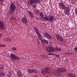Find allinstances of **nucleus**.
Returning a JSON list of instances; mask_svg holds the SVG:
<instances>
[{"label":"nucleus","mask_w":77,"mask_h":77,"mask_svg":"<svg viewBox=\"0 0 77 77\" xmlns=\"http://www.w3.org/2000/svg\"><path fill=\"white\" fill-rule=\"evenodd\" d=\"M66 71V69L63 67H60L58 68L56 72H54V74L56 76H61V72H64Z\"/></svg>","instance_id":"obj_1"},{"label":"nucleus","mask_w":77,"mask_h":77,"mask_svg":"<svg viewBox=\"0 0 77 77\" xmlns=\"http://www.w3.org/2000/svg\"><path fill=\"white\" fill-rule=\"evenodd\" d=\"M39 2V0H30L28 2V3L29 5H31L33 6L34 8H35L36 6V5H35V3H38Z\"/></svg>","instance_id":"obj_2"},{"label":"nucleus","mask_w":77,"mask_h":77,"mask_svg":"<svg viewBox=\"0 0 77 77\" xmlns=\"http://www.w3.org/2000/svg\"><path fill=\"white\" fill-rule=\"evenodd\" d=\"M54 19V17L53 16H45V17H43L42 20L44 21H48L49 22H53V20Z\"/></svg>","instance_id":"obj_3"},{"label":"nucleus","mask_w":77,"mask_h":77,"mask_svg":"<svg viewBox=\"0 0 77 77\" xmlns=\"http://www.w3.org/2000/svg\"><path fill=\"white\" fill-rule=\"evenodd\" d=\"M16 9V6L14 3H11L10 5V13L11 14H13L14 11Z\"/></svg>","instance_id":"obj_4"},{"label":"nucleus","mask_w":77,"mask_h":77,"mask_svg":"<svg viewBox=\"0 0 77 77\" xmlns=\"http://www.w3.org/2000/svg\"><path fill=\"white\" fill-rule=\"evenodd\" d=\"M61 8L63 9H66L65 11H64V14L67 15H68L69 14V13H70V9H69V8L68 7H66V6L64 5L61 7Z\"/></svg>","instance_id":"obj_5"},{"label":"nucleus","mask_w":77,"mask_h":77,"mask_svg":"<svg viewBox=\"0 0 77 77\" xmlns=\"http://www.w3.org/2000/svg\"><path fill=\"white\" fill-rule=\"evenodd\" d=\"M11 60L13 61H15L16 60L19 61L20 59V58L14 54L11 55Z\"/></svg>","instance_id":"obj_6"},{"label":"nucleus","mask_w":77,"mask_h":77,"mask_svg":"<svg viewBox=\"0 0 77 77\" xmlns=\"http://www.w3.org/2000/svg\"><path fill=\"white\" fill-rule=\"evenodd\" d=\"M34 29L40 40H42V37H41L42 36L41 35V34L39 33V30H38V29H37V28H36L35 27H34Z\"/></svg>","instance_id":"obj_7"},{"label":"nucleus","mask_w":77,"mask_h":77,"mask_svg":"<svg viewBox=\"0 0 77 77\" xmlns=\"http://www.w3.org/2000/svg\"><path fill=\"white\" fill-rule=\"evenodd\" d=\"M56 36L58 41H60V42H62L63 41V38L62 36L58 34L56 35Z\"/></svg>","instance_id":"obj_8"},{"label":"nucleus","mask_w":77,"mask_h":77,"mask_svg":"<svg viewBox=\"0 0 77 77\" xmlns=\"http://www.w3.org/2000/svg\"><path fill=\"white\" fill-rule=\"evenodd\" d=\"M48 70H49L48 67H46L42 69L41 70L42 74L43 75H44L48 72Z\"/></svg>","instance_id":"obj_9"},{"label":"nucleus","mask_w":77,"mask_h":77,"mask_svg":"<svg viewBox=\"0 0 77 77\" xmlns=\"http://www.w3.org/2000/svg\"><path fill=\"white\" fill-rule=\"evenodd\" d=\"M46 50L48 51H48H49V52H53V51H55V49L53 48L47 47L46 48Z\"/></svg>","instance_id":"obj_10"},{"label":"nucleus","mask_w":77,"mask_h":77,"mask_svg":"<svg viewBox=\"0 0 77 77\" xmlns=\"http://www.w3.org/2000/svg\"><path fill=\"white\" fill-rule=\"evenodd\" d=\"M44 35L46 38H48V39H51L52 37L50 35L48 32H45L44 33Z\"/></svg>","instance_id":"obj_11"},{"label":"nucleus","mask_w":77,"mask_h":77,"mask_svg":"<svg viewBox=\"0 0 77 77\" xmlns=\"http://www.w3.org/2000/svg\"><path fill=\"white\" fill-rule=\"evenodd\" d=\"M22 22L25 24H27V20L26 17H24L22 19Z\"/></svg>","instance_id":"obj_12"},{"label":"nucleus","mask_w":77,"mask_h":77,"mask_svg":"<svg viewBox=\"0 0 77 77\" xmlns=\"http://www.w3.org/2000/svg\"><path fill=\"white\" fill-rule=\"evenodd\" d=\"M5 26V23L3 21H0V28H4Z\"/></svg>","instance_id":"obj_13"},{"label":"nucleus","mask_w":77,"mask_h":77,"mask_svg":"<svg viewBox=\"0 0 77 77\" xmlns=\"http://www.w3.org/2000/svg\"><path fill=\"white\" fill-rule=\"evenodd\" d=\"M17 74L18 76V77H23V75L21 73L20 71H17Z\"/></svg>","instance_id":"obj_14"},{"label":"nucleus","mask_w":77,"mask_h":77,"mask_svg":"<svg viewBox=\"0 0 77 77\" xmlns=\"http://www.w3.org/2000/svg\"><path fill=\"white\" fill-rule=\"evenodd\" d=\"M69 77H76V75L72 73H69L68 74Z\"/></svg>","instance_id":"obj_15"},{"label":"nucleus","mask_w":77,"mask_h":77,"mask_svg":"<svg viewBox=\"0 0 77 77\" xmlns=\"http://www.w3.org/2000/svg\"><path fill=\"white\" fill-rule=\"evenodd\" d=\"M28 13L29 14L30 16L32 18H33V15L32 12H31L30 11H28Z\"/></svg>","instance_id":"obj_16"},{"label":"nucleus","mask_w":77,"mask_h":77,"mask_svg":"<svg viewBox=\"0 0 77 77\" xmlns=\"http://www.w3.org/2000/svg\"><path fill=\"white\" fill-rule=\"evenodd\" d=\"M42 42H44L45 44H48V42L44 39L42 40Z\"/></svg>","instance_id":"obj_17"},{"label":"nucleus","mask_w":77,"mask_h":77,"mask_svg":"<svg viewBox=\"0 0 77 77\" xmlns=\"http://www.w3.org/2000/svg\"><path fill=\"white\" fill-rule=\"evenodd\" d=\"M5 73L3 72L2 71L0 72V77L5 76Z\"/></svg>","instance_id":"obj_18"},{"label":"nucleus","mask_w":77,"mask_h":77,"mask_svg":"<svg viewBox=\"0 0 77 77\" xmlns=\"http://www.w3.org/2000/svg\"><path fill=\"white\" fill-rule=\"evenodd\" d=\"M28 71L29 73H33V72L34 71V69H32V70L31 69H28Z\"/></svg>","instance_id":"obj_19"},{"label":"nucleus","mask_w":77,"mask_h":77,"mask_svg":"<svg viewBox=\"0 0 77 77\" xmlns=\"http://www.w3.org/2000/svg\"><path fill=\"white\" fill-rule=\"evenodd\" d=\"M11 38H5V40L6 41H8V42H10L11 41Z\"/></svg>","instance_id":"obj_20"},{"label":"nucleus","mask_w":77,"mask_h":77,"mask_svg":"<svg viewBox=\"0 0 77 77\" xmlns=\"http://www.w3.org/2000/svg\"><path fill=\"white\" fill-rule=\"evenodd\" d=\"M3 68H4V67H3V65H0V71H2L3 69Z\"/></svg>","instance_id":"obj_21"},{"label":"nucleus","mask_w":77,"mask_h":77,"mask_svg":"<svg viewBox=\"0 0 77 77\" xmlns=\"http://www.w3.org/2000/svg\"><path fill=\"white\" fill-rule=\"evenodd\" d=\"M55 50H56V51H62V49L60 48H59L57 47L56 48H55Z\"/></svg>","instance_id":"obj_22"},{"label":"nucleus","mask_w":77,"mask_h":77,"mask_svg":"<svg viewBox=\"0 0 77 77\" xmlns=\"http://www.w3.org/2000/svg\"><path fill=\"white\" fill-rule=\"evenodd\" d=\"M40 15L41 17V18H42V19L44 18L43 16H44V14L42 13H40Z\"/></svg>","instance_id":"obj_23"},{"label":"nucleus","mask_w":77,"mask_h":77,"mask_svg":"<svg viewBox=\"0 0 77 77\" xmlns=\"http://www.w3.org/2000/svg\"><path fill=\"white\" fill-rule=\"evenodd\" d=\"M59 5H60V6H61V7H62V6L64 5V4L63 2H60L59 3Z\"/></svg>","instance_id":"obj_24"},{"label":"nucleus","mask_w":77,"mask_h":77,"mask_svg":"<svg viewBox=\"0 0 77 77\" xmlns=\"http://www.w3.org/2000/svg\"><path fill=\"white\" fill-rule=\"evenodd\" d=\"M11 20H15V18L14 16H12L11 17Z\"/></svg>","instance_id":"obj_25"},{"label":"nucleus","mask_w":77,"mask_h":77,"mask_svg":"<svg viewBox=\"0 0 77 77\" xmlns=\"http://www.w3.org/2000/svg\"><path fill=\"white\" fill-rule=\"evenodd\" d=\"M42 57H43V58H46V57H47V56L44 54L42 55Z\"/></svg>","instance_id":"obj_26"},{"label":"nucleus","mask_w":77,"mask_h":77,"mask_svg":"<svg viewBox=\"0 0 77 77\" xmlns=\"http://www.w3.org/2000/svg\"><path fill=\"white\" fill-rule=\"evenodd\" d=\"M38 70L35 69H34V72H35V73H38Z\"/></svg>","instance_id":"obj_27"},{"label":"nucleus","mask_w":77,"mask_h":77,"mask_svg":"<svg viewBox=\"0 0 77 77\" xmlns=\"http://www.w3.org/2000/svg\"><path fill=\"white\" fill-rule=\"evenodd\" d=\"M12 49L13 50H14V51H15L16 50H17V48L15 47H13L12 48Z\"/></svg>","instance_id":"obj_28"},{"label":"nucleus","mask_w":77,"mask_h":77,"mask_svg":"<svg viewBox=\"0 0 77 77\" xmlns=\"http://www.w3.org/2000/svg\"><path fill=\"white\" fill-rule=\"evenodd\" d=\"M6 47V45L5 44H1V47Z\"/></svg>","instance_id":"obj_29"},{"label":"nucleus","mask_w":77,"mask_h":77,"mask_svg":"<svg viewBox=\"0 0 77 77\" xmlns=\"http://www.w3.org/2000/svg\"><path fill=\"white\" fill-rule=\"evenodd\" d=\"M36 14H39V11L38 10H37L36 11Z\"/></svg>","instance_id":"obj_30"},{"label":"nucleus","mask_w":77,"mask_h":77,"mask_svg":"<svg viewBox=\"0 0 77 77\" xmlns=\"http://www.w3.org/2000/svg\"><path fill=\"white\" fill-rule=\"evenodd\" d=\"M74 50L75 51V52L77 53V48H74Z\"/></svg>","instance_id":"obj_31"},{"label":"nucleus","mask_w":77,"mask_h":77,"mask_svg":"<svg viewBox=\"0 0 77 77\" xmlns=\"http://www.w3.org/2000/svg\"><path fill=\"white\" fill-rule=\"evenodd\" d=\"M65 54H66V55H69V52H67Z\"/></svg>","instance_id":"obj_32"},{"label":"nucleus","mask_w":77,"mask_h":77,"mask_svg":"<svg viewBox=\"0 0 77 77\" xmlns=\"http://www.w3.org/2000/svg\"><path fill=\"white\" fill-rule=\"evenodd\" d=\"M11 75H9V74H8L7 75V77H11Z\"/></svg>","instance_id":"obj_33"},{"label":"nucleus","mask_w":77,"mask_h":77,"mask_svg":"<svg viewBox=\"0 0 77 77\" xmlns=\"http://www.w3.org/2000/svg\"><path fill=\"white\" fill-rule=\"evenodd\" d=\"M2 37V34L0 33V38Z\"/></svg>","instance_id":"obj_34"},{"label":"nucleus","mask_w":77,"mask_h":77,"mask_svg":"<svg viewBox=\"0 0 77 77\" xmlns=\"http://www.w3.org/2000/svg\"><path fill=\"white\" fill-rule=\"evenodd\" d=\"M56 57H59V55H56Z\"/></svg>","instance_id":"obj_35"},{"label":"nucleus","mask_w":77,"mask_h":77,"mask_svg":"<svg viewBox=\"0 0 77 77\" xmlns=\"http://www.w3.org/2000/svg\"><path fill=\"white\" fill-rule=\"evenodd\" d=\"M69 54H71V55L72 54V53H69Z\"/></svg>","instance_id":"obj_36"},{"label":"nucleus","mask_w":77,"mask_h":77,"mask_svg":"<svg viewBox=\"0 0 77 77\" xmlns=\"http://www.w3.org/2000/svg\"><path fill=\"white\" fill-rule=\"evenodd\" d=\"M51 54H52L51 53L49 54V55H51Z\"/></svg>","instance_id":"obj_37"},{"label":"nucleus","mask_w":77,"mask_h":77,"mask_svg":"<svg viewBox=\"0 0 77 77\" xmlns=\"http://www.w3.org/2000/svg\"><path fill=\"white\" fill-rule=\"evenodd\" d=\"M34 77H37V76L36 75H34Z\"/></svg>","instance_id":"obj_38"},{"label":"nucleus","mask_w":77,"mask_h":77,"mask_svg":"<svg viewBox=\"0 0 77 77\" xmlns=\"http://www.w3.org/2000/svg\"><path fill=\"white\" fill-rule=\"evenodd\" d=\"M1 44H0V47H1Z\"/></svg>","instance_id":"obj_39"},{"label":"nucleus","mask_w":77,"mask_h":77,"mask_svg":"<svg viewBox=\"0 0 77 77\" xmlns=\"http://www.w3.org/2000/svg\"><path fill=\"white\" fill-rule=\"evenodd\" d=\"M46 77H49V76H47Z\"/></svg>","instance_id":"obj_40"},{"label":"nucleus","mask_w":77,"mask_h":77,"mask_svg":"<svg viewBox=\"0 0 77 77\" xmlns=\"http://www.w3.org/2000/svg\"><path fill=\"white\" fill-rule=\"evenodd\" d=\"M0 1H3V0H0Z\"/></svg>","instance_id":"obj_41"},{"label":"nucleus","mask_w":77,"mask_h":77,"mask_svg":"<svg viewBox=\"0 0 77 77\" xmlns=\"http://www.w3.org/2000/svg\"><path fill=\"white\" fill-rule=\"evenodd\" d=\"M72 1H73V0H71Z\"/></svg>","instance_id":"obj_42"}]
</instances>
